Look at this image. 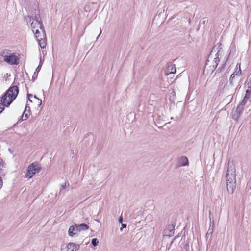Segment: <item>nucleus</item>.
<instances>
[{
    "instance_id": "obj_1",
    "label": "nucleus",
    "mask_w": 251,
    "mask_h": 251,
    "mask_svg": "<svg viewBox=\"0 0 251 251\" xmlns=\"http://www.w3.org/2000/svg\"><path fill=\"white\" fill-rule=\"evenodd\" d=\"M235 167L232 162L229 161L227 164V170L226 175V180L227 191L233 194L236 186Z\"/></svg>"
},
{
    "instance_id": "obj_2",
    "label": "nucleus",
    "mask_w": 251,
    "mask_h": 251,
    "mask_svg": "<svg viewBox=\"0 0 251 251\" xmlns=\"http://www.w3.org/2000/svg\"><path fill=\"white\" fill-rule=\"evenodd\" d=\"M19 93L17 86L10 87L5 94L1 97L0 102V113L4 109V106L8 107L12 101L16 99Z\"/></svg>"
},
{
    "instance_id": "obj_3",
    "label": "nucleus",
    "mask_w": 251,
    "mask_h": 251,
    "mask_svg": "<svg viewBox=\"0 0 251 251\" xmlns=\"http://www.w3.org/2000/svg\"><path fill=\"white\" fill-rule=\"evenodd\" d=\"M40 170L41 166L39 164L36 162H34L28 166L27 173L25 174V177L31 178L34 175L39 173Z\"/></svg>"
},
{
    "instance_id": "obj_4",
    "label": "nucleus",
    "mask_w": 251,
    "mask_h": 251,
    "mask_svg": "<svg viewBox=\"0 0 251 251\" xmlns=\"http://www.w3.org/2000/svg\"><path fill=\"white\" fill-rule=\"evenodd\" d=\"M32 32L38 33V30L40 29L42 31L44 29L43 25L39 16H36L35 19L31 24Z\"/></svg>"
},
{
    "instance_id": "obj_5",
    "label": "nucleus",
    "mask_w": 251,
    "mask_h": 251,
    "mask_svg": "<svg viewBox=\"0 0 251 251\" xmlns=\"http://www.w3.org/2000/svg\"><path fill=\"white\" fill-rule=\"evenodd\" d=\"M4 60L11 65H17L18 64V58L14 54L5 55L4 57Z\"/></svg>"
},
{
    "instance_id": "obj_6",
    "label": "nucleus",
    "mask_w": 251,
    "mask_h": 251,
    "mask_svg": "<svg viewBox=\"0 0 251 251\" xmlns=\"http://www.w3.org/2000/svg\"><path fill=\"white\" fill-rule=\"evenodd\" d=\"M37 41L41 48H45L46 46V35L44 29H42L41 37Z\"/></svg>"
},
{
    "instance_id": "obj_7",
    "label": "nucleus",
    "mask_w": 251,
    "mask_h": 251,
    "mask_svg": "<svg viewBox=\"0 0 251 251\" xmlns=\"http://www.w3.org/2000/svg\"><path fill=\"white\" fill-rule=\"evenodd\" d=\"M245 87H247V89L246 91V95L244 98L247 99L251 95V77L246 81Z\"/></svg>"
},
{
    "instance_id": "obj_8",
    "label": "nucleus",
    "mask_w": 251,
    "mask_h": 251,
    "mask_svg": "<svg viewBox=\"0 0 251 251\" xmlns=\"http://www.w3.org/2000/svg\"><path fill=\"white\" fill-rule=\"evenodd\" d=\"M175 226L173 224L169 225L164 231V235L171 237L174 234Z\"/></svg>"
},
{
    "instance_id": "obj_9",
    "label": "nucleus",
    "mask_w": 251,
    "mask_h": 251,
    "mask_svg": "<svg viewBox=\"0 0 251 251\" xmlns=\"http://www.w3.org/2000/svg\"><path fill=\"white\" fill-rule=\"evenodd\" d=\"M176 67L175 64L170 63L168 64L167 69L166 71V74L167 75L169 74H174L176 72Z\"/></svg>"
},
{
    "instance_id": "obj_10",
    "label": "nucleus",
    "mask_w": 251,
    "mask_h": 251,
    "mask_svg": "<svg viewBox=\"0 0 251 251\" xmlns=\"http://www.w3.org/2000/svg\"><path fill=\"white\" fill-rule=\"evenodd\" d=\"M67 251H76L80 248V246L74 243H70L67 245Z\"/></svg>"
},
{
    "instance_id": "obj_11",
    "label": "nucleus",
    "mask_w": 251,
    "mask_h": 251,
    "mask_svg": "<svg viewBox=\"0 0 251 251\" xmlns=\"http://www.w3.org/2000/svg\"><path fill=\"white\" fill-rule=\"evenodd\" d=\"M75 230L76 231L80 232L88 229L89 226L86 224H75Z\"/></svg>"
},
{
    "instance_id": "obj_12",
    "label": "nucleus",
    "mask_w": 251,
    "mask_h": 251,
    "mask_svg": "<svg viewBox=\"0 0 251 251\" xmlns=\"http://www.w3.org/2000/svg\"><path fill=\"white\" fill-rule=\"evenodd\" d=\"M178 166H188L189 165V161L186 156H181L178 159Z\"/></svg>"
},
{
    "instance_id": "obj_13",
    "label": "nucleus",
    "mask_w": 251,
    "mask_h": 251,
    "mask_svg": "<svg viewBox=\"0 0 251 251\" xmlns=\"http://www.w3.org/2000/svg\"><path fill=\"white\" fill-rule=\"evenodd\" d=\"M241 74V68H237L235 72L231 75L229 82L231 85H233V81L236 75H240Z\"/></svg>"
},
{
    "instance_id": "obj_14",
    "label": "nucleus",
    "mask_w": 251,
    "mask_h": 251,
    "mask_svg": "<svg viewBox=\"0 0 251 251\" xmlns=\"http://www.w3.org/2000/svg\"><path fill=\"white\" fill-rule=\"evenodd\" d=\"M246 101H247V99L244 98V99L240 102V103L238 105V106L236 108L237 113H238V114H240L242 112L244 107L246 103Z\"/></svg>"
},
{
    "instance_id": "obj_15",
    "label": "nucleus",
    "mask_w": 251,
    "mask_h": 251,
    "mask_svg": "<svg viewBox=\"0 0 251 251\" xmlns=\"http://www.w3.org/2000/svg\"><path fill=\"white\" fill-rule=\"evenodd\" d=\"M30 111V107L28 105H26L25 111L22 116V120H26L29 117V113Z\"/></svg>"
},
{
    "instance_id": "obj_16",
    "label": "nucleus",
    "mask_w": 251,
    "mask_h": 251,
    "mask_svg": "<svg viewBox=\"0 0 251 251\" xmlns=\"http://www.w3.org/2000/svg\"><path fill=\"white\" fill-rule=\"evenodd\" d=\"M27 96H28V98L29 99V100L30 101V102H32V99H33L34 100H38V102H37V105L40 106L42 104V100L41 99H39V98H38L35 95L34 96H33L32 94H27Z\"/></svg>"
},
{
    "instance_id": "obj_17",
    "label": "nucleus",
    "mask_w": 251,
    "mask_h": 251,
    "mask_svg": "<svg viewBox=\"0 0 251 251\" xmlns=\"http://www.w3.org/2000/svg\"><path fill=\"white\" fill-rule=\"evenodd\" d=\"M219 52H217L215 54V57L214 58L213 62V69H215L217 67L219 62H220V59H219Z\"/></svg>"
},
{
    "instance_id": "obj_18",
    "label": "nucleus",
    "mask_w": 251,
    "mask_h": 251,
    "mask_svg": "<svg viewBox=\"0 0 251 251\" xmlns=\"http://www.w3.org/2000/svg\"><path fill=\"white\" fill-rule=\"evenodd\" d=\"M75 227L73 225L71 226L68 230V234L70 236H73L75 233H73V231L75 230Z\"/></svg>"
},
{
    "instance_id": "obj_19",
    "label": "nucleus",
    "mask_w": 251,
    "mask_h": 251,
    "mask_svg": "<svg viewBox=\"0 0 251 251\" xmlns=\"http://www.w3.org/2000/svg\"><path fill=\"white\" fill-rule=\"evenodd\" d=\"M33 33L35 34V36L37 41H38L39 39H40V38L41 37V35L42 34V32H41L39 30H38V33L37 32L36 33L35 32H33Z\"/></svg>"
},
{
    "instance_id": "obj_20",
    "label": "nucleus",
    "mask_w": 251,
    "mask_h": 251,
    "mask_svg": "<svg viewBox=\"0 0 251 251\" xmlns=\"http://www.w3.org/2000/svg\"><path fill=\"white\" fill-rule=\"evenodd\" d=\"M92 244L94 246H97L99 244V240L97 238H93L91 242Z\"/></svg>"
},
{
    "instance_id": "obj_21",
    "label": "nucleus",
    "mask_w": 251,
    "mask_h": 251,
    "mask_svg": "<svg viewBox=\"0 0 251 251\" xmlns=\"http://www.w3.org/2000/svg\"><path fill=\"white\" fill-rule=\"evenodd\" d=\"M3 185V181L1 177H0V189L2 188Z\"/></svg>"
},
{
    "instance_id": "obj_22",
    "label": "nucleus",
    "mask_w": 251,
    "mask_h": 251,
    "mask_svg": "<svg viewBox=\"0 0 251 251\" xmlns=\"http://www.w3.org/2000/svg\"><path fill=\"white\" fill-rule=\"evenodd\" d=\"M126 224H123L122 223V228L120 229L121 231L122 230L123 228H126Z\"/></svg>"
},
{
    "instance_id": "obj_23",
    "label": "nucleus",
    "mask_w": 251,
    "mask_h": 251,
    "mask_svg": "<svg viewBox=\"0 0 251 251\" xmlns=\"http://www.w3.org/2000/svg\"><path fill=\"white\" fill-rule=\"evenodd\" d=\"M40 69H41V65H39L37 67V68H36V71H35V72H36L37 73H38L40 71Z\"/></svg>"
},
{
    "instance_id": "obj_24",
    "label": "nucleus",
    "mask_w": 251,
    "mask_h": 251,
    "mask_svg": "<svg viewBox=\"0 0 251 251\" xmlns=\"http://www.w3.org/2000/svg\"><path fill=\"white\" fill-rule=\"evenodd\" d=\"M67 184H68V185H69V183L68 182H65L64 184H62L61 185V187H62V189H64L65 188V187L66 186Z\"/></svg>"
},
{
    "instance_id": "obj_25",
    "label": "nucleus",
    "mask_w": 251,
    "mask_h": 251,
    "mask_svg": "<svg viewBox=\"0 0 251 251\" xmlns=\"http://www.w3.org/2000/svg\"><path fill=\"white\" fill-rule=\"evenodd\" d=\"M240 66H241V63H237L236 67V69H237V68H240Z\"/></svg>"
},
{
    "instance_id": "obj_26",
    "label": "nucleus",
    "mask_w": 251,
    "mask_h": 251,
    "mask_svg": "<svg viewBox=\"0 0 251 251\" xmlns=\"http://www.w3.org/2000/svg\"><path fill=\"white\" fill-rule=\"evenodd\" d=\"M123 222V217L122 216H120L119 219V222L120 223H122Z\"/></svg>"
},
{
    "instance_id": "obj_27",
    "label": "nucleus",
    "mask_w": 251,
    "mask_h": 251,
    "mask_svg": "<svg viewBox=\"0 0 251 251\" xmlns=\"http://www.w3.org/2000/svg\"><path fill=\"white\" fill-rule=\"evenodd\" d=\"M37 73L36 72H34L33 77H37Z\"/></svg>"
},
{
    "instance_id": "obj_28",
    "label": "nucleus",
    "mask_w": 251,
    "mask_h": 251,
    "mask_svg": "<svg viewBox=\"0 0 251 251\" xmlns=\"http://www.w3.org/2000/svg\"><path fill=\"white\" fill-rule=\"evenodd\" d=\"M101 32H102L101 29V28H100V34L99 35V36H100V35L101 34Z\"/></svg>"
},
{
    "instance_id": "obj_29",
    "label": "nucleus",
    "mask_w": 251,
    "mask_h": 251,
    "mask_svg": "<svg viewBox=\"0 0 251 251\" xmlns=\"http://www.w3.org/2000/svg\"><path fill=\"white\" fill-rule=\"evenodd\" d=\"M213 229H212L211 230V231L210 232V234H212V232H213Z\"/></svg>"
},
{
    "instance_id": "obj_30",
    "label": "nucleus",
    "mask_w": 251,
    "mask_h": 251,
    "mask_svg": "<svg viewBox=\"0 0 251 251\" xmlns=\"http://www.w3.org/2000/svg\"><path fill=\"white\" fill-rule=\"evenodd\" d=\"M210 229H208V231L207 233H209V232L210 231Z\"/></svg>"
},
{
    "instance_id": "obj_31",
    "label": "nucleus",
    "mask_w": 251,
    "mask_h": 251,
    "mask_svg": "<svg viewBox=\"0 0 251 251\" xmlns=\"http://www.w3.org/2000/svg\"><path fill=\"white\" fill-rule=\"evenodd\" d=\"M27 112H28V108H27Z\"/></svg>"
}]
</instances>
